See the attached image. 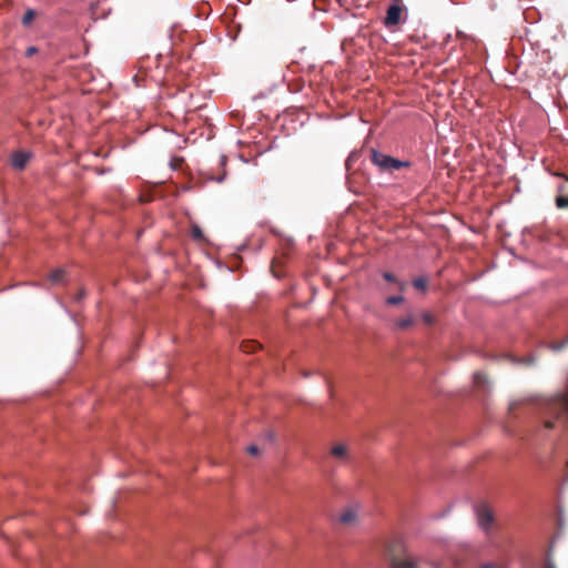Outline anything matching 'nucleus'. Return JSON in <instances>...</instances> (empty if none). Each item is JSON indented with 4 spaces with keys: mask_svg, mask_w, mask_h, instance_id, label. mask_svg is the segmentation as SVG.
<instances>
[{
    "mask_svg": "<svg viewBox=\"0 0 568 568\" xmlns=\"http://www.w3.org/2000/svg\"><path fill=\"white\" fill-rule=\"evenodd\" d=\"M545 428L552 429L555 427V420H546L544 423Z\"/></svg>",
    "mask_w": 568,
    "mask_h": 568,
    "instance_id": "nucleus-20",
    "label": "nucleus"
},
{
    "mask_svg": "<svg viewBox=\"0 0 568 568\" xmlns=\"http://www.w3.org/2000/svg\"><path fill=\"white\" fill-rule=\"evenodd\" d=\"M191 234H192V237H193L194 240H196V241H202V240H204L203 232H202V230L200 229V226H199V225H193V226H192V232H191Z\"/></svg>",
    "mask_w": 568,
    "mask_h": 568,
    "instance_id": "nucleus-14",
    "label": "nucleus"
},
{
    "mask_svg": "<svg viewBox=\"0 0 568 568\" xmlns=\"http://www.w3.org/2000/svg\"><path fill=\"white\" fill-rule=\"evenodd\" d=\"M567 466H568V462H567Z\"/></svg>",
    "mask_w": 568,
    "mask_h": 568,
    "instance_id": "nucleus-30",
    "label": "nucleus"
},
{
    "mask_svg": "<svg viewBox=\"0 0 568 568\" xmlns=\"http://www.w3.org/2000/svg\"><path fill=\"white\" fill-rule=\"evenodd\" d=\"M556 205L559 209L568 207V196H562V195L557 196L556 197Z\"/></svg>",
    "mask_w": 568,
    "mask_h": 568,
    "instance_id": "nucleus-15",
    "label": "nucleus"
},
{
    "mask_svg": "<svg viewBox=\"0 0 568 568\" xmlns=\"http://www.w3.org/2000/svg\"><path fill=\"white\" fill-rule=\"evenodd\" d=\"M268 437H270L271 440L274 439V435L272 433L268 434Z\"/></svg>",
    "mask_w": 568,
    "mask_h": 568,
    "instance_id": "nucleus-27",
    "label": "nucleus"
},
{
    "mask_svg": "<svg viewBox=\"0 0 568 568\" xmlns=\"http://www.w3.org/2000/svg\"><path fill=\"white\" fill-rule=\"evenodd\" d=\"M355 158V154H352L349 155V158L347 159V166H349L351 162L353 161V159Z\"/></svg>",
    "mask_w": 568,
    "mask_h": 568,
    "instance_id": "nucleus-24",
    "label": "nucleus"
},
{
    "mask_svg": "<svg viewBox=\"0 0 568 568\" xmlns=\"http://www.w3.org/2000/svg\"><path fill=\"white\" fill-rule=\"evenodd\" d=\"M83 295H84V292L82 291V292L78 293V297L77 298L80 300V298L83 297Z\"/></svg>",
    "mask_w": 568,
    "mask_h": 568,
    "instance_id": "nucleus-26",
    "label": "nucleus"
},
{
    "mask_svg": "<svg viewBox=\"0 0 568 568\" xmlns=\"http://www.w3.org/2000/svg\"><path fill=\"white\" fill-rule=\"evenodd\" d=\"M434 568H440V567H439V565L435 564V565H434Z\"/></svg>",
    "mask_w": 568,
    "mask_h": 568,
    "instance_id": "nucleus-29",
    "label": "nucleus"
},
{
    "mask_svg": "<svg viewBox=\"0 0 568 568\" xmlns=\"http://www.w3.org/2000/svg\"><path fill=\"white\" fill-rule=\"evenodd\" d=\"M393 189L400 187L403 191L410 189L417 178V171L410 161H400L393 158Z\"/></svg>",
    "mask_w": 568,
    "mask_h": 568,
    "instance_id": "nucleus-1",
    "label": "nucleus"
},
{
    "mask_svg": "<svg viewBox=\"0 0 568 568\" xmlns=\"http://www.w3.org/2000/svg\"><path fill=\"white\" fill-rule=\"evenodd\" d=\"M362 506L358 503H352L344 506L338 515L337 521L344 527H357L361 523Z\"/></svg>",
    "mask_w": 568,
    "mask_h": 568,
    "instance_id": "nucleus-3",
    "label": "nucleus"
},
{
    "mask_svg": "<svg viewBox=\"0 0 568 568\" xmlns=\"http://www.w3.org/2000/svg\"><path fill=\"white\" fill-rule=\"evenodd\" d=\"M37 51H38V50H37V48H36V47H29V48L27 49V51H26V54H27L28 57H30V55L34 54Z\"/></svg>",
    "mask_w": 568,
    "mask_h": 568,
    "instance_id": "nucleus-21",
    "label": "nucleus"
},
{
    "mask_svg": "<svg viewBox=\"0 0 568 568\" xmlns=\"http://www.w3.org/2000/svg\"><path fill=\"white\" fill-rule=\"evenodd\" d=\"M386 303H390V297H386Z\"/></svg>",
    "mask_w": 568,
    "mask_h": 568,
    "instance_id": "nucleus-28",
    "label": "nucleus"
},
{
    "mask_svg": "<svg viewBox=\"0 0 568 568\" xmlns=\"http://www.w3.org/2000/svg\"><path fill=\"white\" fill-rule=\"evenodd\" d=\"M384 278L388 282H390V273L386 272L384 273Z\"/></svg>",
    "mask_w": 568,
    "mask_h": 568,
    "instance_id": "nucleus-25",
    "label": "nucleus"
},
{
    "mask_svg": "<svg viewBox=\"0 0 568 568\" xmlns=\"http://www.w3.org/2000/svg\"><path fill=\"white\" fill-rule=\"evenodd\" d=\"M428 281L426 277H417L413 281V286L416 290L425 291L427 288Z\"/></svg>",
    "mask_w": 568,
    "mask_h": 568,
    "instance_id": "nucleus-11",
    "label": "nucleus"
},
{
    "mask_svg": "<svg viewBox=\"0 0 568 568\" xmlns=\"http://www.w3.org/2000/svg\"><path fill=\"white\" fill-rule=\"evenodd\" d=\"M372 159H373V162L381 168H385V169L390 168V156L389 155L382 154L377 151H373Z\"/></svg>",
    "mask_w": 568,
    "mask_h": 568,
    "instance_id": "nucleus-8",
    "label": "nucleus"
},
{
    "mask_svg": "<svg viewBox=\"0 0 568 568\" xmlns=\"http://www.w3.org/2000/svg\"><path fill=\"white\" fill-rule=\"evenodd\" d=\"M329 454L336 460L341 463H346L351 458L349 445L344 442H337L333 444V446L331 447Z\"/></svg>",
    "mask_w": 568,
    "mask_h": 568,
    "instance_id": "nucleus-5",
    "label": "nucleus"
},
{
    "mask_svg": "<svg viewBox=\"0 0 568 568\" xmlns=\"http://www.w3.org/2000/svg\"><path fill=\"white\" fill-rule=\"evenodd\" d=\"M246 452L252 455V456H257L260 454V449L256 445H250L247 448H246Z\"/></svg>",
    "mask_w": 568,
    "mask_h": 568,
    "instance_id": "nucleus-17",
    "label": "nucleus"
},
{
    "mask_svg": "<svg viewBox=\"0 0 568 568\" xmlns=\"http://www.w3.org/2000/svg\"><path fill=\"white\" fill-rule=\"evenodd\" d=\"M32 153L27 151H18L13 153L11 163L14 169L22 170L31 159Z\"/></svg>",
    "mask_w": 568,
    "mask_h": 568,
    "instance_id": "nucleus-7",
    "label": "nucleus"
},
{
    "mask_svg": "<svg viewBox=\"0 0 568 568\" xmlns=\"http://www.w3.org/2000/svg\"><path fill=\"white\" fill-rule=\"evenodd\" d=\"M404 298L402 296H393V306L402 303Z\"/></svg>",
    "mask_w": 568,
    "mask_h": 568,
    "instance_id": "nucleus-22",
    "label": "nucleus"
},
{
    "mask_svg": "<svg viewBox=\"0 0 568 568\" xmlns=\"http://www.w3.org/2000/svg\"><path fill=\"white\" fill-rule=\"evenodd\" d=\"M568 345V336L560 341L549 344V348L554 352H560Z\"/></svg>",
    "mask_w": 568,
    "mask_h": 568,
    "instance_id": "nucleus-12",
    "label": "nucleus"
},
{
    "mask_svg": "<svg viewBox=\"0 0 568 568\" xmlns=\"http://www.w3.org/2000/svg\"><path fill=\"white\" fill-rule=\"evenodd\" d=\"M422 321L425 325L432 326L436 323V317L429 312H424L422 314Z\"/></svg>",
    "mask_w": 568,
    "mask_h": 568,
    "instance_id": "nucleus-13",
    "label": "nucleus"
},
{
    "mask_svg": "<svg viewBox=\"0 0 568 568\" xmlns=\"http://www.w3.org/2000/svg\"><path fill=\"white\" fill-rule=\"evenodd\" d=\"M384 22H385L386 26L390 24V4L387 6L386 9H385Z\"/></svg>",
    "mask_w": 568,
    "mask_h": 568,
    "instance_id": "nucleus-18",
    "label": "nucleus"
},
{
    "mask_svg": "<svg viewBox=\"0 0 568 568\" xmlns=\"http://www.w3.org/2000/svg\"><path fill=\"white\" fill-rule=\"evenodd\" d=\"M546 568H556L555 564L551 561H547Z\"/></svg>",
    "mask_w": 568,
    "mask_h": 568,
    "instance_id": "nucleus-23",
    "label": "nucleus"
},
{
    "mask_svg": "<svg viewBox=\"0 0 568 568\" xmlns=\"http://www.w3.org/2000/svg\"><path fill=\"white\" fill-rule=\"evenodd\" d=\"M63 277H64V270H61V268L55 270L54 272H52L50 274V281L54 284L61 283Z\"/></svg>",
    "mask_w": 568,
    "mask_h": 568,
    "instance_id": "nucleus-10",
    "label": "nucleus"
},
{
    "mask_svg": "<svg viewBox=\"0 0 568 568\" xmlns=\"http://www.w3.org/2000/svg\"><path fill=\"white\" fill-rule=\"evenodd\" d=\"M406 21V7L400 0H393V28Z\"/></svg>",
    "mask_w": 568,
    "mask_h": 568,
    "instance_id": "nucleus-6",
    "label": "nucleus"
},
{
    "mask_svg": "<svg viewBox=\"0 0 568 568\" xmlns=\"http://www.w3.org/2000/svg\"><path fill=\"white\" fill-rule=\"evenodd\" d=\"M414 323V317L412 315H407L405 318H400L396 322V326L406 329L412 326Z\"/></svg>",
    "mask_w": 568,
    "mask_h": 568,
    "instance_id": "nucleus-9",
    "label": "nucleus"
},
{
    "mask_svg": "<svg viewBox=\"0 0 568 568\" xmlns=\"http://www.w3.org/2000/svg\"><path fill=\"white\" fill-rule=\"evenodd\" d=\"M393 568H417L418 560L408 551L402 538L393 536Z\"/></svg>",
    "mask_w": 568,
    "mask_h": 568,
    "instance_id": "nucleus-2",
    "label": "nucleus"
},
{
    "mask_svg": "<svg viewBox=\"0 0 568 568\" xmlns=\"http://www.w3.org/2000/svg\"><path fill=\"white\" fill-rule=\"evenodd\" d=\"M476 516L480 528L488 531L495 519L490 508L486 504L478 505L476 507Z\"/></svg>",
    "mask_w": 568,
    "mask_h": 568,
    "instance_id": "nucleus-4",
    "label": "nucleus"
},
{
    "mask_svg": "<svg viewBox=\"0 0 568 568\" xmlns=\"http://www.w3.org/2000/svg\"><path fill=\"white\" fill-rule=\"evenodd\" d=\"M474 382L477 386H481L484 385V383L486 382L485 379V375L480 372H477L474 374Z\"/></svg>",
    "mask_w": 568,
    "mask_h": 568,
    "instance_id": "nucleus-16",
    "label": "nucleus"
},
{
    "mask_svg": "<svg viewBox=\"0 0 568 568\" xmlns=\"http://www.w3.org/2000/svg\"><path fill=\"white\" fill-rule=\"evenodd\" d=\"M33 19V11L29 10L23 17V23L27 24Z\"/></svg>",
    "mask_w": 568,
    "mask_h": 568,
    "instance_id": "nucleus-19",
    "label": "nucleus"
}]
</instances>
